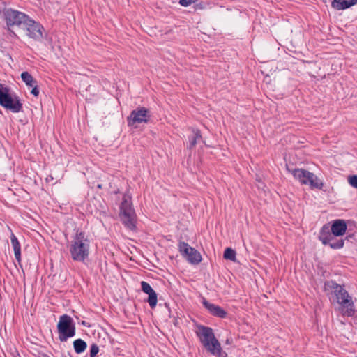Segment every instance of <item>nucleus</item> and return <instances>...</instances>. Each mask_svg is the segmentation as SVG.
I'll return each instance as SVG.
<instances>
[{
  "mask_svg": "<svg viewBox=\"0 0 357 357\" xmlns=\"http://www.w3.org/2000/svg\"><path fill=\"white\" fill-rule=\"evenodd\" d=\"M2 17L5 20L10 35L17 37L15 33L13 31L14 27L22 29L24 23L28 20L29 17L28 15L21 11L10 8H6L2 12Z\"/></svg>",
  "mask_w": 357,
  "mask_h": 357,
  "instance_id": "obj_5",
  "label": "nucleus"
},
{
  "mask_svg": "<svg viewBox=\"0 0 357 357\" xmlns=\"http://www.w3.org/2000/svg\"><path fill=\"white\" fill-rule=\"evenodd\" d=\"M57 330L61 342H66L68 339L74 337L76 328L73 318L68 314L61 315L57 324Z\"/></svg>",
  "mask_w": 357,
  "mask_h": 357,
  "instance_id": "obj_8",
  "label": "nucleus"
},
{
  "mask_svg": "<svg viewBox=\"0 0 357 357\" xmlns=\"http://www.w3.org/2000/svg\"><path fill=\"white\" fill-rule=\"evenodd\" d=\"M231 343H232V339L231 337L227 338V340L225 341V344H231Z\"/></svg>",
  "mask_w": 357,
  "mask_h": 357,
  "instance_id": "obj_29",
  "label": "nucleus"
},
{
  "mask_svg": "<svg viewBox=\"0 0 357 357\" xmlns=\"http://www.w3.org/2000/svg\"><path fill=\"white\" fill-rule=\"evenodd\" d=\"M287 170L290 172L294 178L303 185H309L312 189H321L323 182L314 173L308 170L294 168H289L287 165Z\"/></svg>",
  "mask_w": 357,
  "mask_h": 357,
  "instance_id": "obj_6",
  "label": "nucleus"
},
{
  "mask_svg": "<svg viewBox=\"0 0 357 357\" xmlns=\"http://www.w3.org/2000/svg\"><path fill=\"white\" fill-rule=\"evenodd\" d=\"M341 287L342 285L337 284L333 280H328L324 282V290L326 291L333 290V293L335 294V291L338 290Z\"/></svg>",
  "mask_w": 357,
  "mask_h": 357,
  "instance_id": "obj_20",
  "label": "nucleus"
},
{
  "mask_svg": "<svg viewBox=\"0 0 357 357\" xmlns=\"http://www.w3.org/2000/svg\"><path fill=\"white\" fill-rule=\"evenodd\" d=\"M202 303L204 307L214 317L224 319L227 317V312L220 306L211 303L205 298H202Z\"/></svg>",
  "mask_w": 357,
  "mask_h": 357,
  "instance_id": "obj_13",
  "label": "nucleus"
},
{
  "mask_svg": "<svg viewBox=\"0 0 357 357\" xmlns=\"http://www.w3.org/2000/svg\"><path fill=\"white\" fill-rule=\"evenodd\" d=\"M90 240L86 233L77 230L69 246V252L73 260L84 262L90 253Z\"/></svg>",
  "mask_w": 357,
  "mask_h": 357,
  "instance_id": "obj_2",
  "label": "nucleus"
},
{
  "mask_svg": "<svg viewBox=\"0 0 357 357\" xmlns=\"http://www.w3.org/2000/svg\"><path fill=\"white\" fill-rule=\"evenodd\" d=\"M141 289L142 291L145 294L149 293L150 291L153 290L151 285L145 281L141 282Z\"/></svg>",
  "mask_w": 357,
  "mask_h": 357,
  "instance_id": "obj_23",
  "label": "nucleus"
},
{
  "mask_svg": "<svg viewBox=\"0 0 357 357\" xmlns=\"http://www.w3.org/2000/svg\"><path fill=\"white\" fill-rule=\"evenodd\" d=\"M357 3V0H333L331 6L336 10H345Z\"/></svg>",
  "mask_w": 357,
  "mask_h": 357,
  "instance_id": "obj_15",
  "label": "nucleus"
},
{
  "mask_svg": "<svg viewBox=\"0 0 357 357\" xmlns=\"http://www.w3.org/2000/svg\"><path fill=\"white\" fill-rule=\"evenodd\" d=\"M178 250L181 255L191 264H198L202 261L200 253L187 243L180 241L178 243Z\"/></svg>",
  "mask_w": 357,
  "mask_h": 357,
  "instance_id": "obj_11",
  "label": "nucleus"
},
{
  "mask_svg": "<svg viewBox=\"0 0 357 357\" xmlns=\"http://www.w3.org/2000/svg\"><path fill=\"white\" fill-rule=\"evenodd\" d=\"M119 218L124 226L130 230L136 229V214L131 197L124 194L120 205Z\"/></svg>",
  "mask_w": 357,
  "mask_h": 357,
  "instance_id": "obj_4",
  "label": "nucleus"
},
{
  "mask_svg": "<svg viewBox=\"0 0 357 357\" xmlns=\"http://www.w3.org/2000/svg\"><path fill=\"white\" fill-rule=\"evenodd\" d=\"M192 134L191 135L188 136V140H189L188 148L190 149H192L197 144V142L202 139V135H201V132L199 130L192 129Z\"/></svg>",
  "mask_w": 357,
  "mask_h": 357,
  "instance_id": "obj_17",
  "label": "nucleus"
},
{
  "mask_svg": "<svg viewBox=\"0 0 357 357\" xmlns=\"http://www.w3.org/2000/svg\"><path fill=\"white\" fill-rule=\"evenodd\" d=\"M82 324L83 325H84V326L86 325V322H85L84 321H83L82 322Z\"/></svg>",
  "mask_w": 357,
  "mask_h": 357,
  "instance_id": "obj_30",
  "label": "nucleus"
},
{
  "mask_svg": "<svg viewBox=\"0 0 357 357\" xmlns=\"http://www.w3.org/2000/svg\"><path fill=\"white\" fill-rule=\"evenodd\" d=\"M146 294H148L149 296L146 301L149 304L151 309L155 308L158 301V296L156 292L154 290H153L149 293H147Z\"/></svg>",
  "mask_w": 357,
  "mask_h": 357,
  "instance_id": "obj_19",
  "label": "nucleus"
},
{
  "mask_svg": "<svg viewBox=\"0 0 357 357\" xmlns=\"http://www.w3.org/2000/svg\"><path fill=\"white\" fill-rule=\"evenodd\" d=\"M99 351V347L96 344H93L90 347V357H96Z\"/></svg>",
  "mask_w": 357,
  "mask_h": 357,
  "instance_id": "obj_24",
  "label": "nucleus"
},
{
  "mask_svg": "<svg viewBox=\"0 0 357 357\" xmlns=\"http://www.w3.org/2000/svg\"><path fill=\"white\" fill-rule=\"evenodd\" d=\"M196 335L203 347L212 355L226 357L227 353L222 351L221 344L215 337L213 328L204 325H197Z\"/></svg>",
  "mask_w": 357,
  "mask_h": 357,
  "instance_id": "obj_1",
  "label": "nucleus"
},
{
  "mask_svg": "<svg viewBox=\"0 0 357 357\" xmlns=\"http://www.w3.org/2000/svg\"><path fill=\"white\" fill-rule=\"evenodd\" d=\"M36 84H37V81L33 79V81L26 82V85L29 86V87H33Z\"/></svg>",
  "mask_w": 357,
  "mask_h": 357,
  "instance_id": "obj_28",
  "label": "nucleus"
},
{
  "mask_svg": "<svg viewBox=\"0 0 357 357\" xmlns=\"http://www.w3.org/2000/svg\"><path fill=\"white\" fill-rule=\"evenodd\" d=\"M151 119L150 111L144 107L132 110L127 117L128 126L137 128L138 124L147 123Z\"/></svg>",
  "mask_w": 357,
  "mask_h": 357,
  "instance_id": "obj_10",
  "label": "nucleus"
},
{
  "mask_svg": "<svg viewBox=\"0 0 357 357\" xmlns=\"http://www.w3.org/2000/svg\"><path fill=\"white\" fill-rule=\"evenodd\" d=\"M73 347L76 354H82L86 350L87 344L85 341L79 338L73 342Z\"/></svg>",
  "mask_w": 357,
  "mask_h": 357,
  "instance_id": "obj_18",
  "label": "nucleus"
},
{
  "mask_svg": "<svg viewBox=\"0 0 357 357\" xmlns=\"http://www.w3.org/2000/svg\"><path fill=\"white\" fill-rule=\"evenodd\" d=\"M31 93L35 97H37L39 95V89L37 84L34 85V86L32 87Z\"/></svg>",
  "mask_w": 357,
  "mask_h": 357,
  "instance_id": "obj_27",
  "label": "nucleus"
},
{
  "mask_svg": "<svg viewBox=\"0 0 357 357\" xmlns=\"http://www.w3.org/2000/svg\"><path fill=\"white\" fill-rule=\"evenodd\" d=\"M21 78L25 84L28 82L33 81V76L27 71H24L21 73Z\"/></svg>",
  "mask_w": 357,
  "mask_h": 357,
  "instance_id": "obj_22",
  "label": "nucleus"
},
{
  "mask_svg": "<svg viewBox=\"0 0 357 357\" xmlns=\"http://www.w3.org/2000/svg\"><path fill=\"white\" fill-rule=\"evenodd\" d=\"M347 228V227L345 220L337 219L333 221L332 225L330 227V231L336 236H342L345 234Z\"/></svg>",
  "mask_w": 357,
  "mask_h": 357,
  "instance_id": "obj_14",
  "label": "nucleus"
},
{
  "mask_svg": "<svg viewBox=\"0 0 357 357\" xmlns=\"http://www.w3.org/2000/svg\"><path fill=\"white\" fill-rule=\"evenodd\" d=\"M8 229L10 230H11L10 227H8ZM10 242H11V245H12V247L14 250L15 259L17 260V261L18 263H20L21 262V245H20V243L17 238L15 236V235L13 232H11V234H10Z\"/></svg>",
  "mask_w": 357,
  "mask_h": 357,
  "instance_id": "obj_16",
  "label": "nucleus"
},
{
  "mask_svg": "<svg viewBox=\"0 0 357 357\" xmlns=\"http://www.w3.org/2000/svg\"><path fill=\"white\" fill-rule=\"evenodd\" d=\"M349 183L357 189V175H352L349 177Z\"/></svg>",
  "mask_w": 357,
  "mask_h": 357,
  "instance_id": "obj_25",
  "label": "nucleus"
},
{
  "mask_svg": "<svg viewBox=\"0 0 357 357\" xmlns=\"http://www.w3.org/2000/svg\"><path fill=\"white\" fill-rule=\"evenodd\" d=\"M336 236L333 235L330 231V227L328 225L325 224L321 228L319 234V239L324 245H328L332 249L337 250L343 248L344 241H350L353 238L354 235H348L345 239H337Z\"/></svg>",
  "mask_w": 357,
  "mask_h": 357,
  "instance_id": "obj_7",
  "label": "nucleus"
},
{
  "mask_svg": "<svg viewBox=\"0 0 357 357\" xmlns=\"http://www.w3.org/2000/svg\"><path fill=\"white\" fill-rule=\"evenodd\" d=\"M223 257L226 259H229L232 261H236V252L231 248H227L224 251Z\"/></svg>",
  "mask_w": 357,
  "mask_h": 357,
  "instance_id": "obj_21",
  "label": "nucleus"
},
{
  "mask_svg": "<svg viewBox=\"0 0 357 357\" xmlns=\"http://www.w3.org/2000/svg\"><path fill=\"white\" fill-rule=\"evenodd\" d=\"M334 295L337 302L344 310V313L349 317L352 316L354 313V305L351 297L344 288V286L342 285L338 290H336Z\"/></svg>",
  "mask_w": 357,
  "mask_h": 357,
  "instance_id": "obj_9",
  "label": "nucleus"
},
{
  "mask_svg": "<svg viewBox=\"0 0 357 357\" xmlns=\"http://www.w3.org/2000/svg\"><path fill=\"white\" fill-rule=\"evenodd\" d=\"M0 105L13 113H18L23 108L20 97L3 84H0Z\"/></svg>",
  "mask_w": 357,
  "mask_h": 357,
  "instance_id": "obj_3",
  "label": "nucleus"
},
{
  "mask_svg": "<svg viewBox=\"0 0 357 357\" xmlns=\"http://www.w3.org/2000/svg\"><path fill=\"white\" fill-rule=\"evenodd\" d=\"M195 2V0H179V4L183 7H188Z\"/></svg>",
  "mask_w": 357,
  "mask_h": 357,
  "instance_id": "obj_26",
  "label": "nucleus"
},
{
  "mask_svg": "<svg viewBox=\"0 0 357 357\" xmlns=\"http://www.w3.org/2000/svg\"><path fill=\"white\" fill-rule=\"evenodd\" d=\"M22 29L26 31V34L29 38L35 40H40L43 38V26L30 17H28V20H26V22L24 23Z\"/></svg>",
  "mask_w": 357,
  "mask_h": 357,
  "instance_id": "obj_12",
  "label": "nucleus"
}]
</instances>
